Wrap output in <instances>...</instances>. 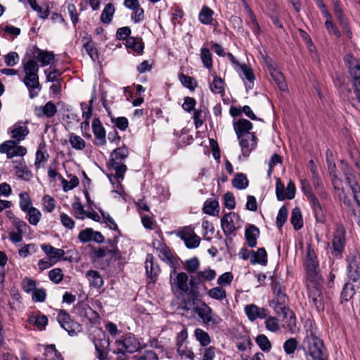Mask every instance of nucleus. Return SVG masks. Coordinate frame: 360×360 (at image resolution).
I'll return each mask as SVG.
<instances>
[{
	"mask_svg": "<svg viewBox=\"0 0 360 360\" xmlns=\"http://www.w3.org/2000/svg\"><path fill=\"white\" fill-rule=\"evenodd\" d=\"M306 337L304 340V346L307 349V359H312L328 356L323 342L319 338L316 327H314L310 322L309 328L306 330Z\"/></svg>",
	"mask_w": 360,
	"mask_h": 360,
	"instance_id": "obj_1",
	"label": "nucleus"
},
{
	"mask_svg": "<svg viewBox=\"0 0 360 360\" xmlns=\"http://www.w3.org/2000/svg\"><path fill=\"white\" fill-rule=\"evenodd\" d=\"M39 70L37 62L32 58L27 59L26 62L23 63V71L25 75L23 83L29 91L30 98L38 96L41 90L38 75Z\"/></svg>",
	"mask_w": 360,
	"mask_h": 360,
	"instance_id": "obj_2",
	"label": "nucleus"
},
{
	"mask_svg": "<svg viewBox=\"0 0 360 360\" xmlns=\"http://www.w3.org/2000/svg\"><path fill=\"white\" fill-rule=\"evenodd\" d=\"M129 156V150L125 146L119 147L112 150L108 165L115 172V177L123 179L127 169L124 160Z\"/></svg>",
	"mask_w": 360,
	"mask_h": 360,
	"instance_id": "obj_3",
	"label": "nucleus"
},
{
	"mask_svg": "<svg viewBox=\"0 0 360 360\" xmlns=\"http://www.w3.org/2000/svg\"><path fill=\"white\" fill-rule=\"evenodd\" d=\"M116 348L113 352L117 355L116 360H129L126 353H133L140 348L139 341L134 336H128L115 342Z\"/></svg>",
	"mask_w": 360,
	"mask_h": 360,
	"instance_id": "obj_4",
	"label": "nucleus"
},
{
	"mask_svg": "<svg viewBox=\"0 0 360 360\" xmlns=\"http://www.w3.org/2000/svg\"><path fill=\"white\" fill-rule=\"evenodd\" d=\"M308 297L318 311L324 309V299L319 280H309L307 283Z\"/></svg>",
	"mask_w": 360,
	"mask_h": 360,
	"instance_id": "obj_5",
	"label": "nucleus"
},
{
	"mask_svg": "<svg viewBox=\"0 0 360 360\" xmlns=\"http://www.w3.org/2000/svg\"><path fill=\"white\" fill-rule=\"evenodd\" d=\"M344 60L352 77L356 99L360 103V60L352 55L345 56Z\"/></svg>",
	"mask_w": 360,
	"mask_h": 360,
	"instance_id": "obj_6",
	"label": "nucleus"
},
{
	"mask_svg": "<svg viewBox=\"0 0 360 360\" xmlns=\"http://www.w3.org/2000/svg\"><path fill=\"white\" fill-rule=\"evenodd\" d=\"M347 271L349 281L360 283V254L350 252L347 257Z\"/></svg>",
	"mask_w": 360,
	"mask_h": 360,
	"instance_id": "obj_7",
	"label": "nucleus"
},
{
	"mask_svg": "<svg viewBox=\"0 0 360 360\" xmlns=\"http://www.w3.org/2000/svg\"><path fill=\"white\" fill-rule=\"evenodd\" d=\"M188 277L184 272L176 273L173 271L170 274V284L174 293L183 295L188 291Z\"/></svg>",
	"mask_w": 360,
	"mask_h": 360,
	"instance_id": "obj_8",
	"label": "nucleus"
},
{
	"mask_svg": "<svg viewBox=\"0 0 360 360\" xmlns=\"http://www.w3.org/2000/svg\"><path fill=\"white\" fill-rule=\"evenodd\" d=\"M57 320L62 328H63L70 335H75L81 330V326L73 321L68 313L64 310H59Z\"/></svg>",
	"mask_w": 360,
	"mask_h": 360,
	"instance_id": "obj_9",
	"label": "nucleus"
},
{
	"mask_svg": "<svg viewBox=\"0 0 360 360\" xmlns=\"http://www.w3.org/2000/svg\"><path fill=\"white\" fill-rule=\"evenodd\" d=\"M221 226L225 235H231L240 227V217L235 212L226 214L221 219Z\"/></svg>",
	"mask_w": 360,
	"mask_h": 360,
	"instance_id": "obj_10",
	"label": "nucleus"
},
{
	"mask_svg": "<svg viewBox=\"0 0 360 360\" xmlns=\"http://www.w3.org/2000/svg\"><path fill=\"white\" fill-rule=\"evenodd\" d=\"M195 312L198 314L205 324L217 325L221 321L219 316L212 314V309L205 302H202L200 305L196 307Z\"/></svg>",
	"mask_w": 360,
	"mask_h": 360,
	"instance_id": "obj_11",
	"label": "nucleus"
},
{
	"mask_svg": "<svg viewBox=\"0 0 360 360\" xmlns=\"http://www.w3.org/2000/svg\"><path fill=\"white\" fill-rule=\"evenodd\" d=\"M25 56L27 58V59H37L41 63V66L49 65L51 61L54 59V55L52 52L43 51L37 46L31 47L26 52Z\"/></svg>",
	"mask_w": 360,
	"mask_h": 360,
	"instance_id": "obj_12",
	"label": "nucleus"
},
{
	"mask_svg": "<svg viewBox=\"0 0 360 360\" xmlns=\"http://www.w3.org/2000/svg\"><path fill=\"white\" fill-rule=\"evenodd\" d=\"M346 231L343 226L338 225L333 233L332 247L336 255H341L345 250Z\"/></svg>",
	"mask_w": 360,
	"mask_h": 360,
	"instance_id": "obj_13",
	"label": "nucleus"
},
{
	"mask_svg": "<svg viewBox=\"0 0 360 360\" xmlns=\"http://www.w3.org/2000/svg\"><path fill=\"white\" fill-rule=\"evenodd\" d=\"M94 343L99 360H105L110 346L109 338L103 331H99L94 339Z\"/></svg>",
	"mask_w": 360,
	"mask_h": 360,
	"instance_id": "obj_14",
	"label": "nucleus"
},
{
	"mask_svg": "<svg viewBox=\"0 0 360 360\" xmlns=\"http://www.w3.org/2000/svg\"><path fill=\"white\" fill-rule=\"evenodd\" d=\"M0 153H6L8 158L14 156H23L26 154L27 150L22 146H18L14 141H6L0 144Z\"/></svg>",
	"mask_w": 360,
	"mask_h": 360,
	"instance_id": "obj_15",
	"label": "nucleus"
},
{
	"mask_svg": "<svg viewBox=\"0 0 360 360\" xmlns=\"http://www.w3.org/2000/svg\"><path fill=\"white\" fill-rule=\"evenodd\" d=\"M74 312L91 323H96L99 319L98 314L84 302H79L74 307Z\"/></svg>",
	"mask_w": 360,
	"mask_h": 360,
	"instance_id": "obj_16",
	"label": "nucleus"
},
{
	"mask_svg": "<svg viewBox=\"0 0 360 360\" xmlns=\"http://www.w3.org/2000/svg\"><path fill=\"white\" fill-rule=\"evenodd\" d=\"M179 236L184 241L188 248H195L200 245V237L195 233L193 229L191 227L184 228L179 231Z\"/></svg>",
	"mask_w": 360,
	"mask_h": 360,
	"instance_id": "obj_17",
	"label": "nucleus"
},
{
	"mask_svg": "<svg viewBox=\"0 0 360 360\" xmlns=\"http://www.w3.org/2000/svg\"><path fill=\"white\" fill-rule=\"evenodd\" d=\"M288 297L286 295H280L278 297H274L269 301V306L274 309L276 313L287 316L289 309L287 307Z\"/></svg>",
	"mask_w": 360,
	"mask_h": 360,
	"instance_id": "obj_18",
	"label": "nucleus"
},
{
	"mask_svg": "<svg viewBox=\"0 0 360 360\" xmlns=\"http://www.w3.org/2000/svg\"><path fill=\"white\" fill-rule=\"evenodd\" d=\"M244 311L250 321L257 319H263L267 316V310L263 307H259L255 304H247Z\"/></svg>",
	"mask_w": 360,
	"mask_h": 360,
	"instance_id": "obj_19",
	"label": "nucleus"
},
{
	"mask_svg": "<svg viewBox=\"0 0 360 360\" xmlns=\"http://www.w3.org/2000/svg\"><path fill=\"white\" fill-rule=\"evenodd\" d=\"M92 129L95 136L94 144L103 146L106 143L105 130L98 118H94L92 122Z\"/></svg>",
	"mask_w": 360,
	"mask_h": 360,
	"instance_id": "obj_20",
	"label": "nucleus"
},
{
	"mask_svg": "<svg viewBox=\"0 0 360 360\" xmlns=\"http://www.w3.org/2000/svg\"><path fill=\"white\" fill-rule=\"evenodd\" d=\"M233 128L238 138L247 136L248 138L252 137L253 133L250 131L252 128V124L247 120L240 119L233 123Z\"/></svg>",
	"mask_w": 360,
	"mask_h": 360,
	"instance_id": "obj_21",
	"label": "nucleus"
},
{
	"mask_svg": "<svg viewBox=\"0 0 360 360\" xmlns=\"http://www.w3.org/2000/svg\"><path fill=\"white\" fill-rule=\"evenodd\" d=\"M309 203L316 221L319 223H325L328 217V212L326 207L320 203L317 198L310 200Z\"/></svg>",
	"mask_w": 360,
	"mask_h": 360,
	"instance_id": "obj_22",
	"label": "nucleus"
},
{
	"mask_svg": "<svg viewBox=\"0 0 360 360\" xmlns=\"http://www.w3.org/2000/svg\"><path fill=\"white\" fill-rule=\"evenodd\" d=\"M41 250L46 255L47 257L56 264L65 255V251L63 249L56 248L49 244H42Z\"/></svg>",
	"mask_w": 360,
	"mask_h": 360,
	"instance_id": "obj_23",
	"label": "nucleus"
},
{
	"mask_svg": "<svg viewBox=\"0 0 360 360\" xmlns=\"http://www.w3.org/2000/svg\"><path fill=\"white\" fill-rule=\"evenodd\" d=\"M153 246L157 250L158 256L162 260L167 263L172 262V255L165 243H162L160 240H155L153 241Z\"/></svg>",
	"mask_w": 360,
	"mask_h": 360,
	"instance_id": "obj_24",
	"label": "nucleus"
},
{
	"mask_svg": "<svg viewBox=\"0 0 360 360\" xmlns=\"http://www.w3.org/2000/svg\"><path fill=\"white\" fill-rule=\"evenodd\" d=\"M238 139L239 140L243 155L248 157L257 146L256 136L255 134H252V137L251 138L244 136L238 138Z\"/></svg>",
	"mask_w": 360,
	"mask_h": 360,
	"instance_id": "obj_25",
	"label": "nucleus"
},
{
	"mask_svg": "<svg viewBox=\"0 0 360 360\" xmlns=\"http://www.w3.org/2000/svg\"><path fill=\"white\" fill-rule=\"evenodd\" d=\"M57 112L56 106L51 102L49 101L44 106H37L34 108V114L39 118L46 117H52Z\"/></svg>",
	"mask_w": 360,
	"mask_h": 360,
	"instance_id": "obj_26",
	"label": "nucleus"
},
{
	"mask_svg": "<svg viewBox=\"0 0 360 360\" xmlns=\"http://www.w3.org/2000/svg\"><path fill=\"white\" fill-rule=\"evenodd\" d=\"M146 271L151 280H154L160 273V268L157 264L154 262V257L148 254L145 262Z\"/></svg>",
	"mask_w": 360,
	"mask_h": 360,
	"instance_id": "obj_27",
	"label": "nucleus"
},
{
	"mask_svg": "<svg viewBox=\"0 0 360 360\" xmlns=\"http://www.w3.org/2000/svg\"><path fill=\"white\" fill-rule=\"evenodd\" d=\"M268 70L278 87L281 91L286 90L287 85L282 72L271 64L268 65Z\"/></svg>",
	"mask_w": 360,
	"mask_h": 360,
	"instance_id": "obj_28",
	"label": "nucleus"
},
{
	"mask_svg": "<svg viewBox=\"0 0 360 360\" xmlns=\"http://www.w3.org/2000/svg\"><path fill=\"white\" fill-rule=\"evenodd\" d=\"M259 235V230L254 225H250L245 229V236L248 245L253 248L257 245V239Z\"/></svg>",
	"mask_w": 360,
	"mask_h": 360,
	"instance_id": "obj_29",
	"label": "nucleus"
},
{
	"mask_svg": "<svg viewBox=\"0 0 360 360\" xmlns=\"http://www.w3.org/2000/svg\"><path fill=\"white\" fill-rule=\"evenodd\" d=\"M322 13L323 16L326 18L325 25L328 30V32L330 34L334 35L336 37H340V32L338 30L337 26L333 21V18L331 15L329 13V12L327 10H323L322 11Z\"/></svg>",
	"mask_w": 360,
	"mask_h": 360,
	"instance_id": "obj_30",
	"label": "nucleus"
},
{
	"mask_svg": "<svg viewBox=\"0 0 360 360\" xmlns=\"http://www.w3.org/2000/svg\"><path fill=\"white\" fill-rule=\"evenodd\" d=\"M250 262L266 265L267 263V254L264 248H259L256 252L251 251Z\"/></svg>",
	"mask_w": 360,
	"mask_h": 360,
	"instance_id": "obj_31",
	"label": "nucleus"
},
{
	"mask_svg": "<svg viewBox=\"0 0 360 360\" xmlns=\"http://www.w3.org/2000/svg\"><path fill=\"white\" fill-rule=\"evenodd\" d=\"M86 277L90 285L94 288H100L103 285V280L98 271L89 270L86 274Z\"/></svg>",
	"mask_w": 360,
	"mask_h": 360,
	"instance_id": "obj_32",
	"label": "nucleus"
},
{
	"mask_svg": "<svg viewBox=\"0 0 360 360\" xmlns=\"http://www.w3.org/2000/svg\"><path fill=\"white\" fill-rule=\"evenodd\" d=\"M214 12L209 7L204 6L198 15L199 21L203 25H212L214 20Z\"/></svg>",
	"mask_w": 360,
	"mask_h": 360,
	"instance_id": "obj_33",
	"label": "nucleus"
},
{
	"mask_svg": "<svg viewBox=\"0 0 360 360\" xmlns=\"http://www.w3.org/2000/svg\"><path fill=\"white\" fill-rule=\"evenodd\" d=\"M247 13L248 15V18L247 19V22L249 25L250 29L255 34H259L261 33L260 26L256 19L255 14L252 11L248 6L246 7Z\"/></svg>",
	"mask_w": 360,
	"mask_h": 360,
	"instance_id": "obj_34",
	"label": "nucleus"
},
{
	"mask_svg": "<svg viewBox=\"0 0 360 360\" xmlns=\"http://www.w3.org/2000/svg\"><path fill=\"white\" fill-rule=\"evenodd\" d=\"M316 262L312 259H309L306 262L305 267L307 274V280H319V274L316 272Z\"/></svg>",
	"mask_w": 360,
	"mask_h": 360,
	"instance_id": "obj_35",
	"label": "nucleus"
},
{
	"mask_svg": "<svg viewBox=\"0 0 360 360\" xmlns=\"http://www.w3.org/2000/svg\"><path fill=\"white\" fill-rule=\"evenodd\" d=\"M290 221L295 230L300 229L303 226L302 216L300 209L295 207L291 213Z\"/></svg>",
	"mask_w": 360,
	"mask_h": 360,
	"instance_id": "obj_36",
	"label": "nucleus"
},
{
	"mask_svg": "<svg viewBox=\"0 0 360 360\" xmlns=\"http://www.w3.org/2000/svg\"><path fill=\"white\" fill-rule=\"evenodd\" d=\"M27 219L30 224L36 226L38 224L41 218V213L37 208L32 207L27 210Z\"/></svg>",
	"mask_w": 360,
	"mask_h": 360,
	"instance_id": "obj_37",
	"label": "nucleus"
},
{
	"mask_svg": "<svg viewBox=\"0 0 360 360\" xmlns=\"http://www.w3.org/2000/svg\"><path fill=\"white\" fill-rule=\"evenodd\" d=\"M342 165V171L344 174V176L345 177L346 181H347L349 186H352V184H356L357 182L355 179V176L354 175L352 172V169L345 162L343 161L341 162Z\"/></svg>",
	"mask_w": 360,
	"mask_h": 360,
	"instance_id": "obj_38",
	"label": "nucleus"
},
{
	"mask_svg": "<svg viewBox=\"0 0 360 360\" xmlns=\"http://www.w3.org/2000/svg\"><path fill=\"white\" fill-rule=\"evenodd\" d=\"M210 88L214 94H223L224 93V82L219 77L215 76L210 84Z\"/></svg>",
	"mask_w": 360,
	"mask_h": 360,
	"instance_id": "obj_39",
	"label": "nucleus"
},
{
	"mask_svg": "<svg viewBox=\"0 0 360 360\" xmlns=\"http://www.w3.org/2000/svg\"><path fill=\"white\" fill-rule=\"evenodd\" d=\"M115 13V7L110 3L108 4L101 15V20L103 23L108 24L111 22L112 18Z\"/></svg>",
	"mask_w": 360,
	"mask_h": 360,
	"instance_id": "obj_40",
	"label": "nucleus"
},
{
	"mask_svg": "<svg viewBox=\"0 0 360 360\" xmlns=\"http://www.w3.org/2000/svg\"><path fill=\"white\" fill-rule=\"evenodd\" d=\"M232 185L238 189H245L248 186V180L245 174L238 173L232 180Z\"/></svg>",
	"mask_w": 360,
	"mask_h": 360,
	"instance_id": "obj_41",
	"label": "nucleus"
},
{
	"mask_svg": "<svg viewBox=\"0 0 360 360\" xmlns=\"http://www.w3.org/2000/svg\"><path fill=\"white\" fill-rule=\"evenodd\" d=\"M12 137L18 141L22 140L28 134L29 131L26 126L15 125L13 129L11 131Z\"/></svg>",
	"mask_w": 360,
	"mask_h": 360,
	"instance_id": "obj_42",
	"label": "nucleus"
},
{
	"mask_svg": "<svg viewBox=\"0 0 360 360\" xmlns=\"http://www.w3.org/2000/svg\"><path fill=\"white\" fill-rule=\"evenodd\" d=\"M354 285L349 282L346 283L341 292V302H347L354 296Z\"/></svg>",
	"mask_w": 360,
	"mask_h": 360,
	"instance_id": "obj_43",
	"label": "nucleus"
},
{
	"mask_svg": "<svg viewBox=\"0 0 360 360\" xmlns=\"http://www.w3.org/2000/svg\"><path fill=\"white\" fill-rule=\"evenodd\" d=\"M255 342L260 349L264 352H269L271 349V343L265 335H259L256 338Z\"/></svg>",
	"mask_w": 360,
	"mask_h": 360,
	"instance_id": "obj_44",
	"label": "nucleus"
},
{
	"mask_svg": "<svg viewBox=\"0 0 360 360\" xmlns=\"http://www.w3.org/2000/svg\"><path fill=\"white\" fill-rule=\"evenodd\" d=\"M42 208L44 212H52L56 208V200L49 195H45L41 200Z\"/></svg>",
	"mask_w": 360,
	"mask_h": 360,
	"instance_id": "obj_45",
	"label": "nucleus"
},
{
	"mask_svg": "<svg viewBox=\"0 0 360 360\" xmlns=\"http://www.w3.org/2000/svg\"><path fill=\"white\" fill-rule=\"evenodd\" d=\"M208 296L219 301H221L226 297V290L221 286H217L211 288L208 291Z\"/></svg>",
	"mask_w": 360,
	"mask_h": 360,
	"instance_id": "obj_46",
	"label": "nucleus"
},
{
	"mask_svg": "<svg viewBox=\"0 0 360 360\" xmlns=\"http://www.w3.org/2000/svg\"><path fill=\"white\" fill-rule=\"evenodd\" d=\"M126 46L128 49H132L134 52L138 54L142 53L143 49V44L140 40H136L134 37H129L127 39L126 42Z\"/></svg>",
	"mask_w": 360,
	"mask_h": 360,
	"instance_id": "obj_47",
	"label": "nucleus"
},
{
	"mask_svg": "<svg viewBox=\"0 0 360 360\" xmlns=\"http://www.w3.org/2000/svg\"><path fill=\"white\" fill-rule=\"evenodd\" d=\"M15 169L16 175L25 181H30L32 177L31 171L25 165L20 164L19 166H16Z\"/></svg>",
	"mask_w": 360,
	"mask_h": 360,
	"instance_id": "obj_48",
	"label": "nucleus"
},
{
	"mask_svg": "<svg viewBox=\"0 0 360 360\" xmlns=\"http://www.w3.org/2000/svg\"><path fill=\"white\" fill-rule=\"evenodd\" d=\"M69 141L71 146L76 150H83L86 147L84 140L79 136L71 134L69 136Z\"/></svg>",
	"mask_w": 360,
	"mask_h": 360,
	"instance_id": "obj_49",
	"label": "nucleus"
},
{
	"mask_svg": "<svg viewBox=\"0 0 360 360\" xmlns=\"http://www.w3.org/2000/svg\"><path fill=\"white\" fill-rule=\"evenodd\" d=\"M20 198V207L22 211L26 212L27 210L30 209L32 206V202L30 195L27 192H22L19 194Z\"/></svg>",
	"mask_w": 360,
	"mask_h": 360,
	"instance_id": "obj_50",
	"label": "nucleus"
},
{
	"mask_svg": "<svg viewBox=\"0 0 360 360\" xmlns=\"http://www.w3.org/2000/svg\"><path fill=\"white\" fill-rule=\"evenodd\" d=\"M216 271L211 269L200 271L197 273L196 278L199 281H211L216 277Z\"/></svg>",
	"mask_w": 360,
	"mask_h": 360,
	"instance_id": "obj_51",
	"label": "nucleus"
},
{
	"mask_svg": "<svg viewBox=\"0 0 360 360\" xmlns=\"http://www.w3.org/2000/svg\"><path fill=\"white\" fill-rule=\"evenodd\" d=\"M335 14L342 28L344 30L347 35L349 37H351L352 32L349 30L347 20L345 18L342 11H338V12L335 13Z\"/></svg>",
	"mask_w": 360,
	"mask_h": 360,
	"instance_id": "obj_52",
	"label": "nucleus"
},
{
	"mask_svg": "<svg viewBox=\"0 0 360 360\" xmlns=\"http://www.w3.org/2000/svg\"><path fill=\"white\" fill-rule=\"evenodd\" d=\"M219 203L216 200L205 201L203 207L204 212L214 216L219 212Z\"/></svg>",
	"mask_w": 360,
	"mask_h": 360,
	"instance_id": "obj_53",
	"label": "nucleus"
},
{
	"mask_svg": "<svg viewBox=\"0 0 360 360\" xmlns=\"http://www.w3.org/2000/svg\"><path fill=\"white\" fill-rule=\"evenodd\" d=\"M117 250L115 249L109 250L107 248H98L94 250V255L98 259L108 256L110 258L117 257Z\"/></svg>",
	"mask_w": 360,
	"mask_h": 360,
	"instance_id": "obj_54",
	"label": "nucleus"
},
{
	"mask_svg": "<svg viewBox=\"0 0 360 360\" xmlns=\"http://www.w3.org/2000/svg\"><path fill=\"white\" fill-rule=\"evenodd\" d=\"M298 346V342L297 340L294 338H291L287 340L283 343V349L286 354L291 355L293 354L295 350L297 349Z\"/></svg>",
	"mask_w": 360,
	"mask_h": 360,
	"instance_id": "obj_55",
	"label": "nucleus"
},
{
	"mask_svg": "<svg viewBox=\"0 0 360 360\" xmlns=\"http://www.w3.org/2000/svg\"><path fill=\"white\" fill-rule=\"evenodd\" d=\"M195 336L202 346H207L210 343L209 334L200 328L195 330Z\"/></svg>",
	"mask_w": 360,
	"mask_h": 360,
	"instance_id": "obj_56",
	"label": "nucleus"
},
{
	"mask_svg": "<svg viewBox=\"0 0 360 360\" xmlns=\"http://www.w3.org/2000/svg\"><path fill=\"white\" fill-rule=\"evenodd\" d=\"M29 320L39 330H43L48 323V319L45 315L33 316Z\"/></svg>",
	"mask_w": 360,
	"mask_h": 360,
	"instance_id": "obj_57",
	"label": "nucleus"
},
{
	"mask_svg": "<svg viewBox=\"0 0 360 360\" xmlns=\"http://www.w3.org/2000/svg\"><path fill=\"white\" fill-rule=\"evenodd\" d=\"M200 58L204 66L208 69L212 67V55L207 48L201 49Z\"/></svg>",
	"mask_w": 360,
	"mask_h": 360,
	"instance_id": "obj_58",
	"label": "nucleus"
},
{
	"mask_svg": "<svg viewBox=\"0 0 360 360\" xmlns=\"http://www.w3.org/2000/svg\"><path fill=\"white\" fill-rule=\"evenodd\" d=\"M301 189L304 193L305 196L307 198L309 201L316 198L312 191V189L310 186L309 181L307 179L301 180Z\"/></svg>",
	"mask_w": 360,
	"mask_h": 360,
	"instance_id": "obj_59",
	"label": "nucleus"
},
{
	"mask_svg": "<svg viewBox=\"0 0 360 360\" xmlns=\"http://www.w3.org/2000/svg\"><path fill=\"white\" fill-rule=\"evenodd\" d=\"M83 46L90 58L95 61L98 58V54L94 42L89 40Z\"/></svg>",
	"mask_w": 360,
	"mask_h": 360,
	"instance_id": "obj_60",
	"label": "nucleus"
},
{
	"mask_svg": "<svg viewBox=\"0 0 360 360\" xmlns=\"http://www.w3.org/2000/svg\"><path fill=\"white\" fill-rule=\"evenodd\" d=\"M37 251L36 245L33 243L25 245L18 250L20 257L25 258Z\"/></svg>",
	"mask_w": 360,
	"mask_h": 360,
	"instance_id": "obj_61",
	"label": "nucleus"
},
{
	"mask_svg": "<svg viewBox=\"0 0 360 360\" xmlns=\"http://www.w3.org/2000/svg\"><path fill=\"white\" fill-rule=\"evenodd\" d=\"M4 63L7 66L13 67L20 60L19 55L14 51L9 52L4 56Z\"/></svg>",
	"mask_w": 360,
	"mask_h": 360,
	"instance_id": "obj_62",
	"label": "nucleus"
},
{
	"mask_svg": "<svg viewBox=\"0 0 360 360\" xmlns=\"http://www.w3.org/2000/svg\"><path fill=\"white\" fill-rule=\"evenodd\" d=\"M49 278L52 282L57 284L60 283L63 278L62 270L60 268H55L51 270L49 272Z\"/></svg>",
	"mask_w": 360,
	"mask_h": 360,
	"instance_id": "obj_63",
	"label": "nucleus"
},
{
	"mask_svg": "<svg viewBox=\"0 0 360 360\" xmlns=\"http://www.w3.org/2000/svg\"><path fill=\"white\" fill-rule=\"evenodd\" d=\"M265 326L268 330L272 333H276L280 328L278 319L273 316L266 319L265 321Z\"/></svg>",
	"mask_w": 360,
	"mask_h": 360,
	"instance_id": "obj_64",
	"label": "nucleus"
}]
</instances>
